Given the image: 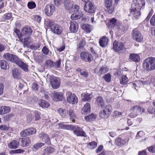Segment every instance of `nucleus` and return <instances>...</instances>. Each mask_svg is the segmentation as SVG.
<instances>
[{
    "instance_id": "39448f33",
    "label": "nucleus",
    "mask_w": 155,
    "mask_h": 155,
    "mask_svg": "<svg viewBox=\"0 0 155 155\" xmlns=\"http://www.w3.org/2000/svg\"><path fill=\"white\" fill-rule=\"evenodd\" d=\"M66 95L67 97V101L68 103L72 104L77 103L78 100L74 94L68 91L67 92Z\"/></svg>"
},
{
    "instance_id": "4be33fe9",
    "label": "nucleus",
    "mask_w": 155,
    "mask_h": 155,
    "mask_svg": "<svg viewBox=\"0 0 155 155\" xmlns=\"http://www.w3.org/2000/svg\"><path fill=\"white\" fill-rule=\"evenodd\" d=\"M143 110V108L137 105L133 106L130 108L131 112L134 113L135 114H136L138 112L140 113L143 112L144 111Z\"/></svg>"
},
{
    "instance_id": "7ed1b4c3",
    "label": "nucleus",
    "mask_w": 155,
    "mask_h": 155,
    "mask_svg": "<svg viewBox=\"0 0 155 155\" xmlns=\"http://www.w3.org/2000/svg\"><path fill=\"white\" fill-rule=\"evenodd\" d=\"M47 77L49 80L53 88L57 89L59 87L60 84V81L59 78L49 74L47 75Z\"/></svg>"
},
{
    "instance_id": "09e8293b",
    "label": "nucleus",
    "mask_w": 155,
    "mask_h": 155,
    "mask_svg": "<svg viewBox=\"0 0 155 155\" xmlns=\"http://www.w3.org/2000/svg\"><path fill=\"white\" fill-rule=\"evenodd\" d=\"M45 153H51L54 151V149L51 147H48L45 148Z\"/></svg>"
},
{
    "instance_id": "c9c22d12",
    "label": "nucleus",
    "mask_w": 155,
    "mask_h": 155,
    "mask_svg": "<svg viewBox=\"0 0 155 155\" xmlns=\"http://www.w3.org/2000/svg\"><path fill=\"white\" fill-rule=\"evenodd\" d=\"M119 23L118 21L114 18L110 20L109 25L112 28H114L116 26L117 27V25H118Z\"/></svg>"
},
{
    "instance_id": "c756f323",
    "label": "nucleus",
    "mask_w": 155,
    "mask_h": 155,
    "mask_svg": "<svg viewBox=\"0 0 155 155\" xmlns=\"http://www.w3.org/2000/svg\"><path fill=\"white\" fill-rule=\"evenodd\" d=\"M11 111V108L8 106H2L0 108L1 114H4L9 113Z\"/></svg>"
},
{
    "instance_id": "3c124183",
    "label": "nucleus",
    "mask_w": 155,
    "mask_h": 155,
    "mask_svg": "<svg viewBox=\"0 0 155 155\" xmlns=\"http://www.w3.org/2000/svg\"><path fill=\"white\" fill-rule=\"evenodd\" d=\"M111 75L109 73L105 74L103 77L104 79L107 82H110L111 80Z\"/></svg>"
},
{
    "instance_id": "20e7f679",
    "label": "nucleus",
    "mask_w": 155,
    "mask_h": 155,
    "mask_svg": "<svg viewBox=\"0 0 155 155\" xmlns=\"http://www.w3.org/2000/svg\"><path fill=\"white\" fill-rule=\"evenodd\" d=\"M32 30L31 28L28 26L24 27L22 29L21 35L19 36V38L21 39L23 37L26 36H30L32 33Z\"/></svg>"
},
{
    "instance_id": "72a5a7b5",
    "label": "nucleus",
    "mask_w": 155,
    "mask_h": 155,
    "mask_svg": "<svg viewBox=\"0 0 155 155\" xmlns=\"http://www.w3.org/2000/svg\"><path fill=\"white\" fill-rule=\"evenodd\" d=\"M54 62L50 60H47L45 62V65L47 68H51L54 67Z\"/></svg>"
},
{
    "instance_id": "9b49d317",
    "label": "nucleus",
    "mask_w": 155,
    "mask_h": 155,
    "mask_svg": "<svg viewBox=\"0 0 155 155\" xmlns=\"http://www.w3.org/2000/svg\"><path fill=\"white\" fill-rule=\"evenodd\" d=\"M55 11V7L53 4H48L45 6V11L46 15L48 16H50Z\"/></svg>"
},
{
    "instance_id": "6e6d98bb",
    "label": "nucleus",
    "mask_w": 155,
    "mask_h": 155,
    "mask_svg": "<svg viewBox=\"0 0 155 155\" xmlns=\"http://www.w3.org/2000/svg\"><path fill=\"white\" fill-rule=\"evenodd\" d=\"M58 112L62 117H64L66 116V111L65 109L61 108L60 109L58 110Z\"/></svg>"
},
{
    "instance_id": "dca6fc26",
    "label": "nucleus",
    "mask_w": 155,
    "mask_h": 155,
    "mask_svg": "<svg viewBox=\"0 0 155 155\" xmlns=\"http://www.w3.org/2000/svg\"><path fill=\"white\" fill-rule=\"evenodd\" d=\"M71 130H73L74 134L77 136H87L86 133L80 127L76 128L73 126V129Z\"/></svg>"
},
{
    "instance_id": "c03bdc74",
    "label": "nucleus",
    "mask_w": 155,
    "mask_h": 155,
    "mask_svg": "<svg viewBox=\"0 0 155 155\" xmlns=\"http://www.w3.org/2000/svg\"><path fill=\"white\" fill-rule=\"evenodd\" d=\"M28 136L35 134L36 132V130L34 128H30L27 129Z\"/></svg>"
},
{
    "instance_id": "de8ad7c7",
    "label": "nucleus",
    "mask_w": 155,
    "mask_h": 155,
    "mask_svg": "<svg viewBox=\"0 0 155 155\" xmlns=\"http://www.w3.org/2000/svg\"><path fill=\"white\" fill-rule=\"evenodd\" d=\"M117 28L121 31H124L127 30V28L126 26L121 25L120 23L118 25H117Z\"/></svg>"
},
{
    "instance_id": "cd10ccee",
    "label": "nucleus",
    "mask_w": 155,
    "mask_h": 155,
    "mask_svg": "<svg viewBox=\"0 0 155 155\" xmlns=\"http://www.w3.org/2000/svg\"><path fill=\"white\" fill-rule=\"evenodd\" d=\"M12 75L15 78L19 79L21 78V70L18 69H13L12 71Z\"/></svg>"
},
{
    "instance_id": "f03ea898",
    "label": "nucleus",
    "mask_w": 155,
    "mask_h": 155,
    "mask_svg": "<svg viewBox=\"0 0 155 155\" xmlns=\"http://www.w3.org/2000/svg\"><path fill=\"white\" fill-rule=\"evenodd\" d=\"M143 65L148 71L155 69V58L149 57L145 59Z\"/></svg>"
},
{
    "instance_id": "a19ab883",
    "label": "nucleus",
    "mask_w": 155,
    "mask_h": 155,
    "mask_svg": "<svg viewBox=\"0 0 155 155\" xmlns=\"http://www.w3.org/2000/svg\"><path fill=\"white\" fill-rule=\"evenodd\" d=\"M109 69L106 67H103L100 68L99 70V73L100 74H102L108 72Z\"/></svg>"
},
{
    "instance_id": "f704fd0d",
    "label": "nucleus",
    "mask_w": 155,
    "mask_h": 155,
    "mask_svg": "<svg viewBox=\"0 0 155 155\" xmlns=\"http://www.w3.org/2000/svg\"><path fill=\"white\" fill-rule=\"evenodd\" d=\"M96 103L97 104L101 107L104 106V100L101 97H97L96 99Z\"/></svg>"
},
{
    "instance_id": "1a4fd4ad",
    "label": "nucleus",
    "mask_w": 155,
    "mask_h": 155,
    "mask_svg": "<svg viewBox=\"0 0 155 155\" xmlns=\"http://www.w3.org/2000/svg\"><path fill=\"white\" fill-rule=\"evenodd\" d=\"M133 3L132 4L131 7L139 8V10L144 8L145 5V2L144 0H134Z\"/></svg>"
},
{
    "instance_id": "ddd939ff",
    "label": "nucleus",
    "mask_w": 155,
    "mask_h": 155,
    "mask_svg": "<svg viewBox=\"0 0 155 155\" xmlns=\"http://www.w3.org/2000/svg\"><path fill=\"white\" fill-rule=\"evenodd\" d=\"M84 9L86 12L89 13H94L96 10L95 6L92 3L90 2L85 4Z\"/></svg>"
},
{
    "instance_id": "49530a36",
    "label": "nucleus",
    "mask_w": 155,
    "mask_h": 155,
    "mask_svg": "<svg viewBox=\"0 0 155 155\" xmlns=\"http://www.w3.org/2000/svg\"><path fill=\"white\" fill-rule=\"evenodd\" d=\"M86 43L85 41L84 40H80L79 42V44L77 45V48L78 49H81L85 45Z\"/></svg>"
},
{
    "instance_id": "a211bd4d",
    "label": "nucleus",
    "mask_w": 155,
    "mask_h": 155,
    "mask_svg": "<svg viewBox=\"0 0 155 155\" xmlns=\"http://www.w3.org/2000/svg\"><path fill=\"white\" fill-rule=\"evenodd\" d=\"M113 48L115 51H119L124 47V44L120 42L114 41L113 43Z\"/></svg>"
},
{
    "instance_id": "4468645a",
    "label": "nucleus",
    "mask_w": 155,
    "mask_h": 155,
    "mask_svg": "<svg viewBox=\"0 0 155 155\" xmlns=\"http://www.w3.org/2000/svg\"><path fill=\"white\" fill-rule=\"evenodd\" d=\"M70 31L73 33L76 32L78 29V23L74 21H69Z\"/></svg>"
},
{
    "instance_id": "9d476101",
    "label": "nucleus",
    "mask_w": 155,
    "mask_h": 155,
    "mask_svg": "<svg viewBox=\"0 0 155 155\" xmlns=\"http://www.w3.org/2000/svg\"><path fill=\"white\" fill-rule=\"evenodd\" d=\"M132 35L133 39L138 42H141L143 40V38L141 34L136 29L133 30Z\"/></svg>"
},
{
    "instance_id": "423d86ee",
    "label": "nucleus",
    "mask_w": 155,
    "mask_h": 155,
    "mask_svg": "<svg viewBox=\"0 0 155 155\" xmlns=\"http://www.w3.org/2000/svg\"><path fill=\"white\" fill-rule=\"evenodd\" d=\"M149 78V80H147L143 78H141L140 79L136 82V83H133L131 84V87H134L135 89H136V87L138 84H140L141 86L142 85L149 84L151 83L152 82L151 78Z\"/></svg>"
},
{
    "instance_id": "2f4dec72",
    "label": "nucleus",
    "mask_w": 155,
    "mask_h": 155,
    "mask_svg": "<svg viewBox=\"0 0 155 155\" xmlns=\"http://www.w3.org/2000/svg\"><path fill=\"white\" fill-rule=\"evenodd\" d=\"M59 125L61 129L68 130H71L73 129V125H67L60 123L59 124Z\"/></svg>"
},
{
    "instance_id": "864d4df0",
    "label": "nucleus",
    "mask_w": 155,
    "mask_h": 155,
    "mask_svg": "<svg viewBox=\"0 0 155 155\" xmlns=\"http://www.w3.org/2000/svg\"><path fill=\"white\" fill-rule=\"evenodd\" d=\"M97 146V143L95 141H92L89 143L88 147L91 149L95 148Z\"/></svg>"
},
{
    "instance_id": "b1692460",
    "label": "nucleus",
    "mask_w": 155,
    "mask_h": 155,
    "mask_svg": "<svg viewBox=\"0 0 155 155\" xmlns=\"http://www.w3.org/2000/svg\"><path fill=\"white\" fill-rule=\"evenodd\" d=\"M19 145V141L16 140H13L8 143V146L11 149H15Z\"/></svg>"
},
{
    "instance_id": "7c9ffc66",
    "label": "nucleus",
    "mask_w": 155,
    "mask_h": 155,
    "mask_svg": "<svg viewBox=\"0 0 155 155\" xmlns=\"http://www.w3.org/2000/svg\"><path fill=\"white\" fill-rule=\"evenodd\" d=\"M64 6L66 9L69 10L73 8V3L69 0H65L64 2Z\"/></svg>"
},
{
    "instance_id": "f3484780",
    "label": "nucleus",
    "mask_w": 155,
    "mask_h": 155,
    "mask_svg": "<svg viewBox=\"0 0 155 155\" xmlns=\"http://www.w3.org/2000/svg\"><path fill=\"white\" fill-rule=\"evenodd\" d=\"M105 5L109 14H112L114 10V7L112 5V0H105Z\"/></svg>"
},
{
    "instance_id": "0eeeda50",
    "label": "nucleus",
    "mask_w": 155,
    "mask_h": 155,
    "mask_svg": "<svg viewBox=\"0 0 155 155\" xmlns=\"http://www.w3.org/2000/svg\"><path fill=\"white\" fill-rule=\"evenodd\" d=\"M110 106L109 105H107L103 110L99 113L100 117L102 118L105 119L108 118L110 114Z\"/></svg>"
},
{
    "instance_id": "ea45409f",
    "label": "nucleus",
    "mask_w": 155,
    "mask_h": 155,
    "mask_svg": "<svg viewBox=\"0 0 155 155\" xmlns=\"http://www.w3.org/2000/svg\"><path fill=\"white\" fill-rule=\"evenodd\" d=\"M96 115L93 114H91L85 117H84V119L87 121H89L96 118Z\"/></svg>"
},
{
    "instance_id": "37998d69",
    "label": "nucleus",
    "mask_w": 155,
    "mask_h": 155,
    "mask_svg": "<svg viewBox=\"0 0 155 155\" xmlns=\"http://www.w3.org/2000/svg\"><path fill=\"white\" fill-rule=\"evenodd\" d=\"M12 17V13H8L4 14L2 18L3 20H8L10 19Z\"/></svg>"
},
{
    "instance_id": "6e6552de",
    "label": "nucleus",
    "mask_w": 155,
    "mask_h": 155,
    "mask_svg": "<svg viewBox=\"0 0 155 155\" xmlns=\"http://www.w3.org/2000/svg\"><path fill=\"white\" fill-rule=\"evenodd\" d=\"M81 58L86 62H91L93 60L91 54L87 52L83 51L80 53Z\"/></svg>"
},
{
    "instance_id": "393cba45",
    "label": "nucleus",
    "mask_w": 155,
    "mask_h": 155,
    "mask_svg": "<svg viewBox=\"0 0 155 155\" xmlns=\"http://www.w3.org/2000/svg\"><path fill=\"white\" fill-rule=\"evenodd\" d=\"M108 39L106 37L103 36L100 39L99 43L100 46L102 47H105L107 44Z\"/></svg>"
},
{
    "instance_id": "473e14b6",
    "label": "nucleus",
    "mask_w": 155,
    "mask_h": 155,
    "mask_svg": "<svg viewBox=\"0 0 155 155\" xmlns=\"http://www.w3.org/2000/svg\"><path fill=\"white\" fill-rule=\"evenodd\" d=\"M42 140L48 145L51 144V141L49 137L47 134H43L41 136Z\"/></svg>"
},
{
    "instance_id": "338daca9",
    "label": "nucleus",
    "mask_w": 155,
    "mask_h": 155,
    "mask_svg": "<svg viewBox=\"0 0 155 155\" xmlns=\"http://www.w3.org/2000/svg\"><path fill=\"white\" fill-rule=\"evenodd\" d=\"M150 24L153 26H155V14H154L150 20Z\"/></svg>"
},
{
    "instance_id": "774afa93",
    "label": "nucleus",
    "mask_w": 155,
    "mask_h": 155,
    "mask_svg": "<svg viewBox=\"0 0 155 155\" xmlns=\"http://www.w3.org/2000/svg\"><path fill=\"white\" fill-rule=\"evenodd\" d=\"M35 115L36 120H39L40 118V115L39 113L37 111H35Z\"/></svg>"
},
{
    "instance_id": "2eb2a0df",
    "label": "nucleus",
    "mask_w": 155,
    "mask_h": 155,
    "mask_svg": "<svg viewBox=\"0 0 155 155\" xmlns=\"http://www.w3.org/2000/svg\"><path fill=\"white\" fill-rule=\"evenodd\" d=\"M18 141L19 145L23 147H28L31 143V141L28 137L19 139Z\"/></svg>"
},
{
    "instance_id": "a18cd8bd",
    "label": "nucleus",
    "mask_w": 155,
    "mask_h": 155,
    "mask_svg": "<svg viewBox=\"0 0 155 155\" xmlns=\"http://www.w3.org/2000/svg\"><path fill=\"white\" fill-rule=\"evenodd\" d=\"M27 6L29 9H33L36 7V4L33 1L29 2L28 3Z\"/></svg>"
},
{
    "instance_id": "6ab92c4d",
    "label": "nucleus",
    "mask_w": 155,
    "mask_h": 155,
    "mask_svg": "<svg viewBox=\"0 0 155 155\" xmlns=\"http://www.w3.org/2000/svg\"><path fill=\"white\" fill-rule=\"evenodd\" d=\"M51 30L54 34L58 35H60L62 31V28L57 24L55 25L51 28Z\"/></svg>"
},
{
    "instance_id": "aec40b11",
    "label": "nucleus",
    "mask_w": 155,
    "mask_h": 155,
    "mask_svg": "<svg viewBox=\"0 0 155 155\" xmlns=\"http://www.w3.org/2000/svg\"><path fill=\"white\" fill-rule=\"evenodd\" d=\"M129 140L128 138L122 140L120 137L116 139L115 140V144L119 146H122L124 145L127 144Z\"/></svg>"
},
{
    "instance_id": "13d9d810",
    "label": "nucleus",
    "mask_w": 155,
    "mask_h": 155,
    "mask_svg": "<svg viewBox=\"0 0 155 155\" xmlns=\"http://www.w3.org/2000/svg\"><path fill=\"white\" fill-rule=\"evenodd\" d=\"M40 46V45L38 43H35V44H33L31 46V48L34 50H36L38 48H39Z\"/></svg>"
},
{
    "instance_id": "4d7b16f0",
    "label": "nucleus",
    "mask_w": 155,
    "mask_h": 155,
    "mask_svg": "<svg viewBox=\"0 0 155 155\" xmlns=\"http://www.w3.org/2000/svg\"><path fill=\"white\" fill-rule=\"evenodd\" d=\"M69 113L70 117L71 119H72V121L74 118L75 117V114L73 112V110L71 109H70L69 110Z\"/></svg>"
},
{
    "instance_id": "58836bf2",
    "label": "nucleus",
    "mask_w": 155,
    "mask_h": 155,
    "mask_svg": "<svg viewBox=\"0 0 155 155\" xmlns=\"http://www.w3.org/2000/svg\"><path fill=\"white\" fill-rule=\"evenodd\" d=\"M128 78L125 75H123L120 80V83L121 84H125L128 82Z\"/></svg>"
},
{
    "instance_id": "5701e85b",
    "label": "nucleus",
    "mask_w": 155,
    "mask_h": 155,
    "mask_svg": "<svg viewBox=\"0 0 155 155\" xmlns=\"http://www.w3.org/2000/svg\"><path fill=\"white\" fill-rule=\"evenodd\" d=\"M91 111V106L88 103H86L81 110L82 114H86L90 113Z\"/></svg>"
},
{
    "instance_id": "bb28decb",
    "label": "nucleus",
    "mask_w": 155,
    "mask_h": 155,
    "mask_svg": "<svg viewBox=\"0 0 155 155\" xmlns=\"http://www.w3.org/2000/svg\"><path fill=\"white\" fill-rule=\"evenodd\" d=\"M0 68L1 69L7 70L9 69V66L6 61L2 60H0Z\"/></svg>"
},
{
    "instance_id": "f257e3e1",
    "label": "nucleus",
    "mask_w": 155,
    "mask_h": 155,
    "mask_svg": "<svg viewBox=\"0 0 155 155\" xmlns=\"http://www.w3.org/2000/svg\"><path fill=\"white\" fill-rule=\"evenodd\" d=\"M4 59L7 61H9L15 63L18 65L24 71H27L28 70L27 64L23 62L21 60L19 59L15 55L7 53L3 55Z\"/></svg>"
},
{
    "instance_id": "a878e982",
    "label": "nucleus",
    "mask_w": 155,
    "mask_h": 155,
    "mask_svg": "<svg viewBox=\"0 0 155 155\" xmlns=\"http://www.w3.org/2000/svg\"><path fill=\"white\" fill-rule=\"evenodd\" d=\"M129 59L131 61L135 62H139L140 60V58L138 54H131L129 56Z\"/></svg>"
},
{
    "instance_id": "e2e57ef3",
    "label": "nucleus",
    "mask_w": 155,
    "mask_h": 155,
    "mask_svg": "<svg viewBox=\"0 0 155 155\" xmlns=\"http://www.w3.org/2000/svg\"><path fill=\"white\" fill-rule=\"evenodd\" d=\"M61 64V61L60 60H58L55 62H54V67L55 68H59Z\"/></svg>"
},
{
    "instance_id": "f8f14e48",
    "label": "nucleus",
    "mask_w": 155,
    "mask_h": 155,
    "mask_svg": "<svg viewBox=\"0 0 155 155\" xmlns=\"http://www.w3.org/2000/svg\"><path fill=\"white\" fill-rule=\"evenodd\" d=\"M140 10L139 8L137 9L133 7H131L130 14L132 15L133 19H137L140 17Z\"/></svg>"
},
{
    "instance_id": "c85d7f7f",
    "label": "nucleus",
    "mask_w": 155,
    "mask_h": 155,
    "mask_svg": "<svg viewBox=\"0 0 155 155\" xmlns=\"http://www.w3.org/2000/svg\"><path fill=\"white\" fill-rule=\"evenodd\" d=\"M81 28L87 33H90L93 28L91 25L87 24H83L81 25Z\"/></svg>"
},
{
    "instance_id": "5fc2aeb1",
    "label": "nucleus",
    "mask_w": 155,
    "mask_h": 155,
    "mask_svg": "<svg viewBox=\"0 0 155 155\" xmlns=\"http://www.w3.org/2000/svg\"><path fill=\"white\" fill-rule=\"evenodd\" d=\"M21 40L24 44H26L28 42L29 40H31V38L30 36H26L25 37L21 38Z\"/></svg>"
},
{
    "instance_id": "4c0bfd02",
    "label": "nucleus",
    "mask_w": 155,
    "mask_h": 155,
    "mask_svg": "<svg viewBox=\"0 0 155 155\" xmlns=\"http://www.w3.org/2000/svg\"><path fill=\"white\" fill-rule=\"evenodd\" d=\"M45 22L46 25L50 27L51 29L53 26L56 24L54 23V21L50 19H46Z\"/></svg>"
},
{
    "instance_id": "bf43d9fd",
    "label": "nucleus",
    "mask_w": 155,
    "mask_h": 155,
    "mask_svg": "<svg viewBox=\"0 0 155 155\" xmlns=\"http://www.w3.org/2000/svg\"><path fill=\"white\" fill-rule=\"evenodd\" d=\"M42 51L44 54L48 55V54L49 50L46 46H44L42 49Z\"/></svg>"
},
{
    "instance_id": "052dcab7",
    "label": "nucleus",
    "mask_w": 155,
    "mask_h": 155,
    "mask_svg": "<svg viewBox=\"0 0 155 155\" xmlns=\"http://www.w3.org/2000/svg\"><path fill=\"white\" fill-rule=\"evenodd\" d=\"M45 145V143H39L35 144L34 146V148L35 149H37L40 148L42 147H43Z\"/></svg>"
},
{
    "instance_id": "680f3d73",
    "label": "nucleus",
    "mask_w": 155,
    "mask_h": 155,
    "mask_svg": "<svg viewBox=\"0 0 155 155\" xmlns=\"http://www.w3.org/2000/svg\"><path fill=\"white\" fill-rule=\"evenodd\" d=\"M148 112L150 114H155V108L150 107L147 109Z\"/></svg>"
},
{
    "instance_id": "8fccbe9b",
    "label": "nucleus",
    "mask_w": 155,
    "mask_h": 155,
    "mask_svg": "<svg viewBox=\"0 0 155 155\" xmlns=\"http://www.w3.org/2000/svg\"><path fill=\"white\" fill-rule=\"evenodd\" d=\"M81 17V15H78L76 13H74L71 15V18L72 20H73V21H74V20L80 18Z\"/></svg>"
},
{
    "instance_id": "69168bd1",
    "label": "nucleus",
    "mask_w": 155,
    "mask_h": 155,
    "mask_svg": "<svg viewBox=\"0 0 155 155\" xmlns=\"http://www.w3.org/2000/svg\"><path fill=\"white\" fill-rule=\"evenodd\" d=\"M6 46L4 44L0 43V53L6 49Z\"/></svg>"
},
{
    "instance_id": "e433bc0d",
    "label": "nucleus",
    "mask_w": 155,
    "mask_h": 155,
    "mask_svg": "<svg viewBox=\"0 0 155 155\" xmlns=\"http://www.w3.org/2000/svg\"><path fill=\"white\" fill-rule=\"evenodd\" d=\"M50 105V104L48 102L43 100H42L40 104V106L43 108H47Z\"/></svg>"
},
{
    "instance_id": "412c9836",
    "label": "nucleus",
    "mask_w": 155,
    "mask_h": 155,
    "mask_svg": "<svg viewBox=\"0 0 155 155\" xmlns=\"http://www.w3.org/2000/svg\"><path fill=\"white\" fill-rule=\"evenodd\" d=\"M63 94L60 92H54L53 93V99L55 101H61L63 99Z\"/></svg>"
},
{
    "instance_id": "603ef678",
    "label": "nucleus",
    "mask_w": 155,
    "mask_h": 155,
    "mask_svg": "<svg viewBox=\"0 0 155 155\" xmlns=\"http://www.w3.org/2000/svg\"><path fill=\"white\" fill-rule=\"evenodd\" d=\"M144 135V133L142 131H140L137 133L136 136V139H140L143 137Z\"/></svg>"
},
{
    "instance_id": "0e129e2a",
    "label": "nucleus",
    "mask_w": 155,
    "mask_h": 155,
    "mask_svg": "<svg viewBox=\"0 0 155 155\" xmlns=\"http://www.w3.org/2000/svg\"><path fill=\"white\" fill-rule=\"evenodd\" d=\"M20 135L21 136L25 137L28 136V134L27 129L22 130L20 133Z\"/></svg>"
},
{
    "instance_id": "79ce46f5",
    "label": "nucleus",
    "mask_w": 155,
    "mask_h": 155,
    "mask_svg": "<svg viewBox=\"0 0 155 155\" xmlns=\"http://www.w3.org/2000/svg\"><path fill=\"white\" fill-rule=\"evenodd\" d=\"M92 97L93 96L91 94L87 93L84 94L83 100L84 101H89Z\"/></svg>"
}]
</instances>
